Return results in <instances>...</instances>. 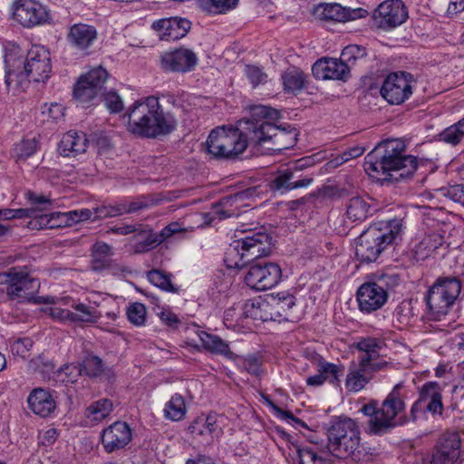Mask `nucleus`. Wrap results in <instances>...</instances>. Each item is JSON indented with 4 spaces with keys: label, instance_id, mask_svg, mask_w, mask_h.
<instances>
[{
    "label": "nucleus",
    "instance_id": "nucleus-28",
    "mask_svg": "<svg viewBox=\"0 0 464 464\" xmlns=\"http://www.w3.org/2000/svg\"><path fill=\"white\" fill-rule=\"evenodd\" d=\"M27 401L33 412L41 417L49 416L56 407L55 401L51 392L42 388L34 389L29 394Z\"/></svg>",
    "mask_w": 464,
    "mask_h": 464
},
{
    "label": "nucleus",
    "instance_id": "nucleus-17",
    "mask_svg": "<svg viewBox=\"0 0 464 464\" xmlns=\"http://www.w3.org/2000/svg\"><path fill=\"white\" fill-rule=\"evenodd\" d=\"M461 440L458 432H446L438 440L431 464H459L462 459Z\"/></svg>",
    "mask_w": 464,
    "mask_h": 464
},
{
    "label": "nucleus",
    "instance_id": "nucleus-47",
    "mask_svg": "<svg viewBox=\"0 0 464 464\" xmlns=\"http://www.w3.org/2000/svg\"><path fill=\"white\" fill-rule=\"evenodd\" d=\"M82 369L81 364H66L63 368L58 371V377L63 382L73 383L77 381V379L82 375Z\"/></svg>",
    "mask_w": 464,
    "mask_h": 464
},
{
    "label": "nucleus",
    "instance_id": "nucleus-53",
    "mask_svg": "<svg viewBox=\"0 0 464 464\" xmlns=\"http://www.w3.org/2000/svg\"><path fill=\"white\" fill-rule=\"evenodd\" d=\"M462 139V136L459 133V130L456 127L455 124L450 126L449 128L445 129L440 134V140L442 141H445L447 143L456 145L458 144Z\"/></svg>",
    "mask_w": 464,
    "mask_h": 464
},
{
    "label": "nucleus",
    "instance_id": "nucleus-62",
    "mask_svg": "<svg viewBox=\"0 0 464 464\" xmlns=\"http://www.w3.org/2000/svg\"><path fill=\"white\" fill-rule=\"evenodd\" d=\"M450 198L462 206H464V184L456 185L449 190Z\"/></svg>",
    "mask_w": 464,
    "mask_h": 464
},
{
    "label": "nucleus",
    "instance_id": "nucleus-8",
    "mask_svg": "<svg viewBox=\"0 0 464 464\" xmlns=\"http://www.w3.org/2000/svg\"><path fill=\"white\" fill-rule=\"evenodd\" d=\"M272 250V238L264 232H252L245 237L234 240L227 253V266L240 268L250 260L266 256Z\"/></svg>",
    "mask_w": 464,
    "mask_h": 464
},
{
    "label": "nucleus",
    "instance_id": "nucleus-13",
    "mask_svg": "<svg viewBox=\"0 0 464 464\" xmlns=\"http://www.w3.org/2000/svg\"><path fill=\"white\" fill-rule=\"evenodd\" d=\"M414 83L411 74L408 72H392L385 78L381 94L390 104L399 105L411 97Z\"/></svg>",
    "mask_w": 464,
    "mask_h": 464
},
{
    "label": "nucleus",
    "instance_id": "nucleus-6",
    "mask_svg": "<svg viewBox=\"0 0 464 464\" xmlns=\"http://www.w3.org/2000/svg\"><path fill=\"white\" fill-rule=\"evenodd\" d=\"M401 225L392 220L382 225L371 226L357 239L355 256L362 263L377 260L381 253L400 236Z\"/></svg>",
    "mask_w": 464,
    "mask_h": 464
},
{
    "label": "nucleus",
    "instance_id": "nucleus-40",
    "mask_svg": "<svg viewBox=\"0 0 464 464\" xmlns=\"http://www.w3.org/2000/svg\"><path fill=\"white\" fill-rule=\"evenodd\" d=\"M368 209L369 206L363 198L354 197L349 201L346 215L352 221H361L367 217Z\"/></svg>",
    "mask_w": 464,
    "mask_h": 464
},
{
    "label": "nucleus",
    "instance_id": "nucleus-18",
    "mask_svg": "<svg viewBox=\"0 0 464 464\" xmlns=\"http://www.w3.org/2000/svg\"><path fill=\"white\" fill-rule=\"evenodd\" d=\"M224 417L217 413L200 415L188 426V430L194 439H202L210 444L223 434Z\"/></svg>",
    "mask_w": 464,
    "mask_h": 464
},
{
    "label": "nucleus",
    "instance_id": "nucleus-21",
    "mask_svg": "<svg viewBox=\"0 0 464 464\" xmlns=\"http://www.w3.org/2000/svg\"><path fill=\"white\" fill-rule=\"evenodd\" d=\"M387 297L386 289L377 283H364L357 291L359 307L366 313L380 309L386 303Z\"/></svg>",
    "mask_w": 464,
    "mask_h": 464
},
{
    "label": "nucleus",
    "instance_id": "nucleus-29",
    "mask_svg": "<svg viewBox=\"0 0 464 464\" xmlns=\"http://www.w3.org/2000/svg\"><path fill=\"white\" fill-rule=\"evenodd\" d=\"M89 140L83 132L68 131L58 146V150L63 157H74L86 151Z\"/></svg>",
    "mask_w": 464,
    "mask_h": 464
},
{
    "label": "nucleus",
    "instance_id": "nucleus-5",
    "mask_svg": "<svg viewBox=\"0 0 464 464\" xmlns=\"http://www.w3.org/2000/svg\"><path fill=\"white\" fill-rule=\"evenodd\" d=\"M255 119V130L256 136V147L267 142L273 144V150H283L292 148L297 140L295 129L286 130L276 126L272 121L278 118L277 111L264 105L251 107Z\"/></svg>",
    "mask_w": 464,
    "mask_h": 464
},
{
    "label": "nucleus",
    "instance_id": "nucleus-61",
    "mask_svg": "<svg viewBox=\"0 0 464 464\" xmlns=\"http://www.w3.org/2000/svg\"><path fill=\"white\" fill-rule=\"evenodd\" d=\"M243 368L252 375L259 373V361L254 356L247 357L243 362Z\"/></svg>",
    "mask_w": 464,
    "mask_h": 464
},
{
    "label": "nucleus",
    "instance_id": "nucleus-10",
    "mask_svg": "<svg viewBox=\"0 0 464 464\" xmlns=\"http://www.w3.org/2000/svg\"><path fill=\"white\" fill-rule=\"evenodd\" d=\"M461 291L460 281L455 277L439 278L430 287L427 304L435 314L446 315Z\"/></svg>",
    "mask_w": 464,
    "mask_h": 464
},
{
    "label": "nucleus",
    "instance_id": "nucleus-15",
    "mask_svg": "<svg viewBox=\"0 0 464 464\" xmlns=\"http://www.w3.org/2000/svg\"><path fill=\"white\" fill-rule=\"evenodd\" d=\"M408 17L407 8L401 0H386L373 11V24L383 30L395 28Z\"/></svg>",
    "mask_w": 464,
    "mask_h": 464
},
{
    "label": "nucleus",
    "instance_id": "nucleus-16",
    "mask_svg": "<svg viewBox=\"0 0 464 464\" xmlns=\"http://www.w3.org/2000/svg\"><path fill=\"white\" fill-rule=\"evenodd\" d=\"M107 78L108 72L102 66L90 70L75 84L74 97L82 103L90 102L101 92Z\"/></svg>",
    "mask_w": 464,
    "mask_h": 464
},
{
    "label": "nucleus",
    "instance_id": "nucleus-14",
    "mask_svg": "<svg viewBox=\"0 0 464 464\" xmlns=\"http://www.w3.org/2000/svg\"><path fill=\"white\" fill-rule=\"evenodd\" d=\"M281 276L282 271L277 264L257 262L249 267L245 282L253 289L265 291L276 285Z\"/></svg>",
    "mask_w": 464,
    "mask_h": 464
},
{
    "label": "nucleus",
    "instance_id": "nucleus-9",
    "mask_svg": "<svg viewBox=\"0 0 464 464\" xmlns=\"http://www.w3.org/2000/svg\"><path fill=\"white\" fill-rule=\"evenodd\" d=\"M24 63V71L16 72L8 69L5 75V84L10 90H16L22 85L23 79L26 76L34 82H44L52 72L50 53L40 45L33 46L27 53L25 62H19V66Z\"/></svg>",
    "mask_w": 464,
    "mask_h": 464
},
{
    "label": "nucleus",
    "instance_id": "nucleus-12",
    "mask_svg": "<svg viewBox=\"0 0 464 464\" xmlns=\"http://www.w3.org/2000/svg\"><path fill=\"white\" fill-rule=\"evenodd\" d=\"M399 389L400 384H397L378 409L377 420L382 428L383 433L406 422V420L401 416L405 410V402Z\"/></svg>",
    "mask_w": 464,
    "mask_h": 464
},
{
    "label": "nucleus",
    "instance_id": "nucleus-45",
    "mask_svg": "<svg viewBox=\"0 0 464 464\" xmlns=\"http://www.w3.org/2000/svg\"><path fill=\"white\" fill-rule=\"evenodd\" d=\"M124 206L121 203L102 205L94 208L93 220L119 217L124 214Z\"/></svg>",
    "mask_w": 464,
    "mask_h": 464
},
{
    "label": "nucleus",
    "instance_id": "nucleus-37",
    "mask_svg": "<svg viewBox=\"0 0 464 464\" xmlns=\"http://www.w3.org/2000/svg\"><path fill=\"white\" fill-rule=\"evenodd\" d=\"M140 227L141 226H139V227ZM137 232L136 237H139L140 241L134 246V251L136 253L147 252L161 244L158 235L153 233L150 228H139Z\"/></svg>",
    "mask_w": 464,
    "mask_h": 464
},
{
    "label": "nucleus",
    "instance_id": "nucleus-52",
    "mask_svg": "<svg viewBox=\"0 0 464 464\" xmlns=\"http://www.w3.org/2000/svg\"><path fill=\"white\" fill-rule=\"evenodd\" d=\"M104 103L111 112H119L123 109V102L115 92H109L104 95Z\"/></svg>",
    "mask_w": 464,
    "mask_h": 464
},
{
    "label": "nucleus",
    "instance_id": "nucleus-31",
    "mask_svg": "<svg viewBox=\"0 0 464 464\" xmlns=\"http://www.w3.org/2000/svg\"><path fill=\"white\" fill-rule=\"evenodd\" d=\"M443 244L444 237L441 234L433 232L425 235L413 250L415 260L423 261L432 256Z\"/></svg>",
    "mask_w": 464,
    "mask_h": 464
},
{
    "label": "nucleus",
    "instance_id": "nucleus-4",
    "mask_svg": "<svg viewBox=\"0 0 464 464\" xmlns=\"http://www.w3.org/2000/svg\"><path fill=\"white\" fill-rule=\"evenodd\" d=\"M8 286L6 293L11 299H18L19 302L33 300L35 304H44V307L42 308L44 316H50L53 319H72V313L67 309H63L58 306L54 298L52 296L46 297H34V293L40 287V283L37 279L30 277L27 273L24 271H17L13 268L7 274Z\"/></svg>",
    "mask_w": 464,
    "mask_h": 464
},
{
    "label": "nucleus",
    "instance_id": "nucleus-2",
    "mask_svg": "<svg viewBox=\"0 0 464 464\" xmlns=\"http://www.w3.org/2000/svg\"><path fill=\"white\" fill-rule=\"evenodd\" d=\"M128 117V130L142 138L155 139L168 135L177 125L174 115L164 111L155 96L135 102L129 108Z\"/></svg>",
    "mask_w": 464,
    "mask_h": 464
},
{
    "label": "nucleus",
    "instance_id": "nucleus-34",
    "mask_svg": "<svg viewBox=\"0 0 464 464\" xmlns=\"http://www.w3.org/2000/svg\"><path fill=\"white\" fill-rule=\"evenodd\" d=\"M372 379L365 366L361 362L358 365L353 363L346 377V387L349 391L358 392L362 390Z\"/></svg>",
    "mask_w": 464,
    "mask_h": 464
},
{
    "label": "nucleus",
    "instance_id": "nucleus-46",
    "mask_svg": "<svg viewBox=\"0 0 464 464\" xmlns=\"http://www.w3.org/2000/svg\"><path fill=\"white\" fill-rule=\"evenodd\" d=\"M33 344L34 342L30 338H18L11 343L10 350L14 357L26 360Z\"/></svg>",
    "mask_w": 464,
    "mask_h": 464
},
{
    "label": "nucleus",
    "instance_id": "nucleus-48",
    "mask_svg": "<svg viewBox=\"0 0 464 464\" xmlns=\"http://www.w3.org/2000/svg\"><path fill=\"white\" fill-rule=\"evenodd\" d=\"M318 372H321L324 381H328L331 383H334L338 381V375L342 370L336 364L320 362L318 363Z\"/></svg>",
    "mask_w": 464,
    "mask_h": 464
},
{
    "label": "nucleus",
    "instance_id": "nucleus-64",
    "mask_svg": "<svg viewBox=\"0 0 464 464\" xmlns=\"http://www.w3.org/2000/svg\"><path fill=\"white\" fill-rule=\"evenodd\" d=\"M243 310H244V313H245V319H247V318H254V319H256L258 316H261L259 314H260V308L259 307H256L255 305V304L251 301H247L244 306H243Z\"/></svg>",
    "mask_w": 464,
    "mask_h": 464
},
{
    "label": "nucleus",
    "instance_id": "nucleus-25",
    "mask_svg": "<svg viewBox=\"0 0 464 464\" xmlns=\"http://www.w3.org/2000/svg\"><path fill=\"white\" fill-rule=\"evenodd\" d=\"M312 72L320 80H343L349 72V65L342 58L322 59L313 65Z\"/></svg>",
    "mask_w": 464,
    "mask_h": 464
},
{
    "label": "nucleus",
    "instance_id": "nucleus-59",
    "mask_svg": "<svg viewBox=\"0 0 464 464\" xmlns=\"http://www.w3.org/2000/svg\"><path fill=\"white\" fill-rule=\"evenodd\" d=\"M28 199L30 200L33 206L37 208L38 211H44L47 209V206L50 205V199L45 196H37L33 193H30L28 196Z\"/></svg>",
    "mask_w": 464,
    "mask_h": 464
},
{
    "label": "nucleus",
    "instance_id": "nucleus-24",
    "mask_svg": "<svg viewBox=\"0 0 464 464\" xmlns=\"http://www.w3.org/2000/svg\"><path fill=\"white\" fill-rule=\"evenodd\" d=\"M314 14L321 20L345 22L359 17H364L367 11L362 8L350 9L336 3H330L318 5L314 8Z\"/></svg>",
    "mask_w": 464,
    "mask_h": 464
},
{
    "label": "nucleus",
    "instance_id": "nucleus-27",
    "mask_svg": "<svg viewBox=\"0 0 464 464\" xmlns=\"http://www.w3.org/2000/svg\"><path fill=\"white\" fill-rule=\"evenodd\" d=\"M353 346L360 352L359 362L364 366L369 362L376 361L382 356V352L385 343L382 340L374 337H362L353 343Z\"/></svg>",
    "mask_w": 464,
    "mask_h": 464
},
{
    "label": "nucleus",
    "instance_id": "nucleus-3",
    "mask_svg": "<svg viewBox=\"0 0 464 464\" xmlns=\"http://www.w3.org/2000/svg\"><path fill=\"white\" fill-rule=\"evenodd\" d=\"M256 140L255 119L251 114L250 118L239 121L237 127L218 126L212 130L206 146L208 153L214 159L235 160L248 146L256 148Z\"/></svg>",
    "mask_w": 464,
    "mask_h": 464
},
{
    "label": "nucleus",
    "instance_id": "nucleus-58",
    "mask_svg": "<svg viewBox=\"0 0 464 464\" xmlns=\"http://www.w3.org/2000/svg\"><path fill=\"white\" fill-rule=\"evenodd\" d=\"M146 307L141 303H133L127 309L128 319H145Z\"/></svg>",
    "mask_w": 464,
    "mask_h": 464
},
{
    "label": "nucleus",
    "instance_id": "nucleus-35",
    "mask_svg": "<svg viewBox=\"0 0 464 464\" xmlns=\"http://www.w3.org/2000/svg\"><path fill=\"white\" fill-rule=\"evenodd\" d=\"M284 90L287 92H296L301 91L305 84V75L298 68L293 67L287 69L282 74Z\"/></svg>",
    "mask_w": 464,
    "mask_h": 464
},
{
    "label": "nucleus",
    "instance_id": "nucleus-54",
    "mask_svg": "<svg viewBox=\"0 0 464 464\" xmlns=\"http://www.w3.org/2000/svg\"><path fill=\"white\" fill-rule=\"evenodd\" d=\"M246 74L254 86L266 82V74L256 66L248 65L246 67Z\"/></svg>",
    "mask_w": 464,
    "mask_h": 464
},
{
    "label": "nucleus",
    "instance_id": "nucleus-38",
    "mask_svg": "<svg viewBox=\"0 0 464 464\" xmlns=\"http://www.w3.org/2000/svg\"><path fill=\"white\" fill-rule=\"evenodd\" d=\"M166 418L171 420H181L186 414V406L184 399L179 394H175L166 404L164 409Z\"/></svg>",
    "mask_w": 464,
    "mask_h": 464
},
{
    "label": "nucleus",
    "instance_id": "nucleus-26",
    "mask_svg": "<svg viewBox=\"0 0 464 464\" xmlns=\"http://www.w3.org/2000/svg\"><path fill=\"white\" fill-rule=\"evenodd\" d=\"M296 175L291 168L278 170L270 183V187L274 190L282 193L296 188H307L313 182L312 177H305L295 179Z\"/></svg>",
    "mask_w": 464,
    "mask_h": 464
},
{
    "label": "nucleus",
    "instance_id": "nucleus-33",
    "mask_svg": "<svg viewBox=\"0 0 464 464\" xmlns=\"http://www.w3.org/2000/svg\"><path fill=\"white\" fill-rule=\"evenodd\" d=\"M198 335L201 341L202 345L208 351L213 353L224 355L230 360H234L236 358V354L229 349L228 344L225 343L220 337L210 334L204 331L198 332Z\"/></svg>",
    "mask_w": 464,
    "mask_h": 464
},
{
    "label": "nucleus",
    "instance_id": "nucleus-1",
    "mask_svg": "<svg viewBox=\"0 0 464 464\" xmlns=\"http://www.w3.org/2000/svg\"><path fill=\"white\" fill-rule=\"evenodd\" d=\"M405 145L400 140L380 143L366 156L365 170L371 175L382 174V179L388 182L411 178L418 168V160L412 155H403Z\"/></svg>",
    "mask_w": 464,
    "mask_h": 464
},
{
    "label": "nucleus",
    "instance_id": "nucleus-49",
    "mask_svg": "<svg viewBox=\"0 0 464 464\" xmlns=\"http://www.w3.org/2000/svg\"><path fill=\"white\" fill-rule=\"evenodd\" d=\"M362 411L366 415L372 417L370 420V430L374 434H383L382 428L377 420L378 409L373 403H369L362 408Z\"/></svg>",
    "mask_w": 464,
    "mask_h": 464
},
{
    "label": "nucleus",
    "instance_id": "nucleus-20",
    "mask_svg": "<svg viewBox=\"0 0 464 464\" xmlns=\"http://www.w3.org/2000/svg\"><path fill=\"white\" fill-rule=\"evenodd\" d=\"M98 37L97 30L94 26L79 23L70 27L67 41L69 44L79 52L82 55H89L91 48Z\"/></svg>",
    "mask_w": 464,
    "mask_h": 464
},
{
    "label": "nucleus",
    "instance_id": "nucleus-30",
    "mask_svg": "<svg viewBox=\"0 0 464 464\" xmlns=\"http://www.w3.org/2000/svg\"><path fill=\"white\" fill-rule=\"evenodd\" d=\"M71 218L69 212H53L51 214H41L36 215L29 222L31 228L42 229V228H56L63 227H71Z\"/></svg>",
    "mask_w": 464,
    "mask_h": 464
},
{
    "label": "nucleus",
    "instance_id": "nucleus-22",
    "mask_svg": "<svg viewBox=\"0 0 464 464\" xmlns=\"http://www.w3.org/2000/svg\"><path fill=\"white\" fill-rule=\"evenodd\" d=\"M130 426L123 421H116L102 431V442L108 453L125 448L131 440Z\"/></svg>",
    "mask_w": 464,
    "mask_h": 464
},
{
    "label": "nucleus",
    "instance_id": "nucleus-23",
    "mask_svg": "<svg viewBox=\"0 0 464 464\" xmlns=\"http://www.w3.org/2000/svg\"><path fill=\"white\" fill-rule=\"evenodd\" d=\"M191 23L181 17L162 18L155 21L151 27L161 40L175 41L183 38L189 31Z\"/></svg>",
    "mask_w": 464,
    "mask_h": 464
},
{
    "label": "nucleus",
    "instance_id": "nucleus-43",
    "mask_svg": "<svg viewBox=\"0 0 464 464\" xmlns=\"http://www.w3.org/2000/svg\"><path fill=\"white\" fill-rule=\"evenodd\" d=\"M82 372L90 377L100 376L104 372V363L102 360L96 355H87L81 363Z\"/></svg>",
    "mask_w": 464,
    "mask_h": 464
},
{
    "label": "nucleus",
    "instance_id": "nucleus-41",
    "mask_svg": "<svg viewBox=\"0 0 464 464\" xmlns=\"http://www.w3.org/2000/svg\"><path fill=\"white\" fill-rule=\"evenodd\" d=\"M299 464H325L323 453L319 454L314 447L295 446Z\"/></svg>",
    "mask_w": 464,
    "mask_h": 464
},
{
    "label": "nucleus",
    "instance_id": "nucleus-50",
    "mask_svg": "<svg viewBox=\"0 0 464 464\" xmlns=\"http://www.w3.org/2000/svg\"><path fill=\"white\" fill-rule=\"evenodd\" d=\"M366 55L365 49L359 45H349L345 47L341 54L342 59L345 63H352L359 58H362Z\"/></svg>",
    "mask_w": 464,
    "mask_h": 464
},
{
    "label": "nucleus",
    "instance_id": "nucleus-19",
    "mask_svg": "<svg viewBox=\"0 0 464 464\" xmlns=\"http://www.w3.org/2000/svg\"><path fill=\"white\" fill-rule=\"evenodd\" d=\"M198 60L197 54L185 47L165 52L160 56L161 67L164 70L178 72L192 71L197 66Z\"/></svg>",
    "mask_w": 464,
    "mask_h": 464
},
{
    "label": "nucleus",
    "instance_id": "nucleus-55",
    "mask_svg": "<svg viewBox=\"0 0 464 464\" xmlns=\"http://www.w3.org/2000/svg\"><path fill=\"white\" fill-rule=\"evenodd\" d=\"M63 111L64 109L61 104L51 103L50 105L44 104L42 112L45 114L47 118L58 121L63 117Z\"/></svg>",
    "mask_w": 464,
    "mask_h": 464
},
{
    "label": "nucleus",
    "instance_id": "nucleus-60",
    "mask_svg": "<svg viewBox=\"0 0 464 464\" xmlns=\"http://www.w3.org/2000/svg\"><path fill=\"white\" fill-rule=\"evenodd\" d=\"M121 205H123L125 208L124 214L137 212L149 207L148 202L144 199H137L130 203L121 202Z\"/></svg>",
    "mask_w": 464,
    "mask_h": 464
},
{
    "label": "nucleus",
    "instance_id": "nucleus-63",
    "mask_svg": "<svg viewBox=\"0 0 464 464\" xmlns=\"http://www.w3.org/2000/svg\"><path fill=\"white\" fill-rule=\"evenodd\" d=\"M138 230H139V227H137L135 225H124V226L111 227L110 230L107 231V233H113V234L126 236V235L137 232Z\"/></svg>",
    "mask_w": 464,
    "mask_h": 464
},
{
    "label": "nucleus",
    "instance_id": "nucleus-39",
    "mask_svg": "<svg viewBox=\"0 0 464 464\" xmlns=\"http://www.w3.org/2000/svg\"><path fill=\"white\" fill-rule=\"evenodd\" d=\"M200 7L213 14H224L234 9L239 0H198Z\"/></svg>",
    "mask_w": 464,
    "mask_h": 464
},
{
    "label": "nucleus",
    "instance_id": "nucleus-44",
    "mask_svg": "<svg viewBox=\"0 0 464 464\" xmlns=\"http://www.w3.org/2000/svg\"><path fill=\"white\" fill-rule=\"evenodd\" d=\"M149 281L154 285L169 292H175L176 288L171 283L170 276L160 270H151L148 273Z\"/></svg>",
    "mask_w": 464,
    "mask_h": 464
},
{
    "label": "nucleus",
    "instance_id": "nucleus-51",
    "mask_svg": "<svg viewBox=\"0 0 464 464\" xmlns=\"http://www.w3.org/2000/svg\"><path fill=\"white\" fill-rule=\"evenodd\" d=\"M112 255L111 246L103 242H98L92 246L93 262L102 264L104 259Z\"/></svg>",
    "mask_w": 464,
    "mask_h": 464
},
{
    "label": "nucleus",
    "instance_id": "nucleus-56",
    "mask_svg": "<svg viewBox=\"0 0 464 464\" xmlns=\"http://www.w3.org/2000/svg\"><path fill=\"white\" fill-rule=\"evenodd\" d=\"M36 212V209H18L16 211L13 210V209H3V210H0V220L1 219H5V220H9V219H12L14 218H16V217H31V216H34V213Z\"/></svg>",
    "mask_w": 464,
    "mask_h": 464
},
{
    "label": "nucleus",
    "instance_id": "nucleus-32",
    "mask_svg": "<svg viewBox=\"0 0 464 464\" xmlns=\"http://www.w3.org/2000/svg\"><path fill=\"white\" fill-rule=\"evenodd\" d=\"M420 393L424 403L425 411H427L433 414L442 413L441 389L437 382H430L426 383L421 388Z\"/></svg>",
    "mask_w": 464,
    "mask_h": 464
},
{
    "label": "nucleus",
    "instance_id": "nucleus-36",
    "mask_svg": "<svg viewBox=\"0 0 464 464\" xmlns=\"http://www.w3.org/2000/svg\"><path fill=\"white\" fill-rule=\"evenodd\" d=\"M111 411V401L103 399L92 403L85 411V417L92 424H96L108 417Z\"/></svg>",
    "mask_w": 464,
    "mask_h": 464
},
{
    "label": "nucleus",
    "instance_id": "nucleus-57",
    "mask_svg": "<svg viewBox=\"0 0 464 464\" xmlns=\"http://www.w3.org/2000/svg\"><path fill=\"white\" fill-rule=\"evenodd\" d=\"M94 211L92 212L91 209L83 208L79 210L69 211V217L71 218L72 226L80 221L93 220Z\"/></svg>",
    "mask_w": 464,
    "mask_h": 464
},
{
    "label": "nucleus",
    "instance_id": "nucleus-11",
    "mask_svg": "<svg viewBox=\"0 0 464 464\" xmlns=\"http://www.w3.org/2000/svg\"><path fill=\"white\" fill-rule=\"evenodd\" d=\"M13 18L24 28L44 25L52 19L49 9L36 0H15Z\"/></svg>",
    "mask_w": 464,
    "mask_h": 464
},
{
    "label": "nucleus",
    "instance_id": "nucleus-7",
    "mask_svg": "<svg viewBox=\"0 0 464 464\" xmlns=\"http://www.w3.org/2000/svg\"><path fill=\"white\" fill-rule=\"evenodd\" d=\"M328 451L339 459L351 457L360 460V431L355 421L350 418H340L327 430Z\"/></svg>",
    "mask_w": 464,
    "mask_h": 464
},
{
    "label": "nucleus",
    "instance_id": "nucleus-42",
    "mask_svg": "<svg viewBox=\"0 0 464 464\" xmlns=\"http://www.w3.org/2000/svg\"><path fill=\"white\" fill-rule=\"evenodd\" d=\"M37 150V140L35 138L24 139L16 143L13 149V156L16 160H24L34 154Z\"/></svg>",
    "mask_w": 464,
    "mask_h": 464
}]
</instances>
